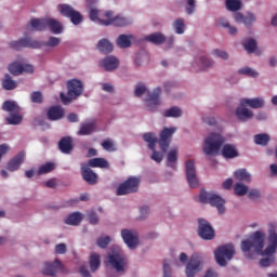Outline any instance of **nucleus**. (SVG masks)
I'll use <instances>...</instances> for the list:
<instances>
[{
    "label": "nucleus",
    "mask_w": 277,
    "mask_h": 277,
    "mask_svg": "<svg viewBox=\"0 0 277 277\" xmlns=\"http://www.w3.org/2000/svg\"><path fill=\"white\" fill-rule=\"evenodd\" d=\"M96 131V120H91L80 124L78 135H92Z\"/></svg>",
    "instance_id": "22"
},
{
    "label": "nucleus",
    "mask_w": 277,
    "mask_h": 277,
    "mask_svg": "<svg viewBox=\"0 0 277 277\" xmlns=\"http://www.w3.org/2000/svg\"><path fill=\"white\" fill-rule=\"evenodd\" d=\"M253 116H254V114H252V111L250 109L246 108L242 105H240L236 109V118H238V120H240V122H247V120H250V118H252Z\"/></svg>",
    "instance_id": "25"
},
{
    "label": "nucleus",
    "mask_w": 277,
    "mask_h": 277,
    "mask_svg": "<svg viewBox=\"0 0 277 277\" xmlns=\"http://www.w3.org/2000/svg\"><path fill=\"white\" fill-rule=\"evenodd\" d=\"M68 96L61 93V98L64 105H68L71 100L79 98L83 94V82L81 80L72 79L67 82Z\"/></svg>",
    "instance_id": "5"
},
{
    "label": "nucleus",
    "mask_w": 277,
    "mask_h": 277,
    "mask_svg": "<svg viewBox=\"0 0 277 277\" xmlns=\"http://www.w3.org/2000/svg\"><path fill=\"white\" fill-rule=\"evenodd\" d=\"M176 132V129L174 128H164L161 133H160V138H159V146L160 150L162 153H168V148H170V144L172 142V135Z\"/></svg>",
    "instance_id": "15"
},
{
    "label": "nucleus",
    "mask_w": 277,
    "mask_h": 277,
    "mask_svg": "<svg viewBox=\"0 0 277 277\" xmlns=\"http://www.w3.org/2000/svg\"><path fill=\"white\" fill-rule=\"evenodd\" d=\"M234 192L236 196H246L248 194V186L238 182L234 185Z\"/></svg>",
    "instance_id": "49"
},
{
    "label": "nucleus",
    "mask_w": 277,
    "mask_h": 277,
    "mask_svg": "<svg viewBox=\"0 0 277 277\" xmlns=\"http://www.w3.org/2000/svg\"><path fill=\"white\" fill-rule=\"evenodd\" d=\"M2 88L3 90H16L18 88V83L16 80L12 79V76L10 74H5L4 78L2 79Z\"/></svg>",
    "instance_id": "33"
},
{
    "label": "nucleus",
    "mask_w": 277,
    "mask_h": 277,
    "mask_svg": "<svg viewBox=\"0 0 277 277\" xmlns=\"http://www.w3.org/2000/svg\"><path fill=\"white\" fill-rule=\"evenodd\" d=\"M225 5L229 12H237L241 10V1L239 0H226Z\"/></svg>",
    "instance_id": "45"
},
{
    "label": "nucleus",
    "mask_w": 277,
    "mask_h": 277,
    "mask_svg": "<svg viewBox=\"0 0 277 277\" xmlns=\"http://www.w3.org/2000/svg\"><path fill=\"white\" fill-rule=\"evenodd\" d=\"M181 116H183V110L176 106H173L164 111V118H181Z\"/></svg>",
    "instance_id": "43"
},
{
    "label": "nucleus",
    "mask_w": 277,
    "mask_h": 277,
    "mask_svg": "<svg viewBox=\"0 0 277 277\" xmlns=\"http://www.w3.org/2000/svg\"><path fill=\"white\" fill-rule=\"evenodd\" d=\"M234 19L236 23H242L248 27L251 23H254L256 21V17L252 13H248L247 15H243L241 13H235L234 14Z\"/></svg>",
    "instance_id": "27"
},
{
    "label": "nucleus",
    "mask_w": 277,
    "mask_h": 277,
    "mask_svg": "<svg viewBox=\"0 0 277 277\" xmlns=\"http://www.w3.org/2000/svg\"><path fill=\"white\" fill-rule=\"evenodd\" d=\"M68 248L66 247V243H58L55 246V252L56 254H66Z\"/></svg>",
    "instance_id": "61"
},
{
    "label": "nucleus",
    "mask_w": 277,
    "mask_h": 277,
    "mask_svg": "<svg viewBox=\"0 0 277 277\" xmlns=\"http://www.w3.org/2000/svg\"><path fill=\"white\" fill-rule=\"evenodd\" d=\"M186 181L190 189H196L199 187L200 182L198 181V175L196 174V164L194 160H187L186 163Z\"/></svg>",
    "instance_id": "12"
},
{
    "label": "nucleus",
    "mask_w": 277,
    "mask_h": 277,
    "mask_svg": "<svg viewBox=\"0 0 277 277\" xmlns=\"http://www.w3.org/2000/svg\"><path fill=\"white\" fill-rule=\"evenodd\" d=\"M88 220L90 224H96L98 222V215H96V213L94 212H90L88 215Z\"/></svg>",
    "instance_id": "64"
},
{
    "label": "nucleus",
    "mask_w": 277,
    "mask_h": 277,
    "mask_svg": "<svg viewBox=\"0 0 277 277\" xmlns=\"http://www.w3.org/2000/svg\"><path fill=\"white\" fill-rule=\"evenodd\" d=\"M81 176L89 185H96L98 183V175L90 169L88 163H81Z\"/></svg>",
    "instance_id": "17"
},
{
    "label": "nucleus",
    "mask_w": 277,
    "mask_h": 277,
    "mask_svg": "<svg viewBox=\"0 0 277 277\" xmlns=\"http://www.w3.org/2000/svg\"><path fill=\"white\" fill-rule=\"evenodd\" d=\"M268 246L265 248V234L262 232H255L250 240L241 241V250L249 254H261V256H273L276 254L277 250V234L276 232H271L268 235Z\"/></svg>",
    "instance_id": "1"
},
{
    "label": "nucleus",
    "mask_w": 277,
    "mask_h": 277,
    "mask_svg": "<svg viewBox=\"0 0 277 277\" xmlns=\"http://www.w3.org/2000/svg\"><path fill=\"white\" fill-rule=\"evenodd\" d=\"M64 117V108L62 106H52L48 110L49 120H62Z\"/></svg>",
    "instance_id": "28"
},
{
    "label": "nucleus",
    "mask_w": 277,
    "mask_h": 277,
    "mask_svg": "<svg viewBox=\"0 0 277 277\" xmlns=\"http://www.w3.org/2000/svg\"><path fill=\"white\" fill-rule=\"evenodd\" d=\"M2 110L8 111L9 114H21V108L17 106L16 102L5 101L2 104Z\"/></svg>",
    "instance_id": "36"
},
{
    "label": "nucleus",
    "mask_w": 277,
    "mask_h": 277,
    "mask_svg": "<svg viewBox=\"0 0 277 277\" xmlns=\"http://www.w3.org/2000/svg\"><path fill=\"white\" fill-rule=\"evenodd\" d=\"M198 224V235L201 239H205L206 241L215 239V229H213V226H211L209 221L199 219Z\"/></svg>",
    "instance_id": "11"
},
{
    "label": "nucleus",
    "mask_w": 277,
    "mask_h": 277,
    "mask_svg": "<svg viewBox=\"0 0 277 277\" xmlns=\"http://www.w3.org/2000/svg\"><path fill=\"white\" fill-rule=\"evenodd\" d=\"M9 72L14 75V77H18V75H23V64L19 63H12L9 65Z\"/></svg>",
    "instance_id": "46"
},
{
    "label": "nucleus",
    "mask_w": 277,
    "mask_h": 277,
    "mask_svg": "<svg viewBox=\"0 0 277 277\" xmlns=\"http://www.w3.org/2000/svg\"><path fill=\"white\" fill-rule=\"evenodd\" d=\"M215 261L221 267L226 266V260L230 261L235 256V247L233 245H225L219 247L214 252Z\"/></svg>",
    "instance_id": "9"
},
{
    "label": "nucleus",
    "mask_w": 277,
    "mask_h": 277,
    "mask_svg": "<svg viewBox=\"0 0 277 277\" xmlns=\"http://www.w3.org/2000/svg\"><path fill=\"white\" fill-rule=\"evenodd\" d=\"M242 45L245 51H247L248 53H254V51H256L258 49L256 40L252 38L247 39L245 42H242Z\"/></svg>",
    "instance_id": "44"
},
{
    "label": "nucleus",
    "mask_w": 277,
    "mask_h": 277,
    "mask_svg": "<svg viewBox=\"0 0 277 277\" xmlns=\"http://www.w3.org/2000/svg\"><path fill=\"white\" fill-rule=\"evenodd\" d=\"M6 122H9V124H21L23 117L21 113H11L10 117H6Z\"/></svg>",
    "instance_id": "48"
},
{
    "label": "nucleus",
    "mask_w": 277,
    "mask_h": 277,
    "mask_svg": "<svg viewBox=\"0 0 277 277\" xmlns=\"http://www.w3.org/2000/svg\"><path fill=\"white\" fill-rule=\"evenodd\" d=\"M104 265H106L108 269H115L118 274H122L127 272V256L120 251L109 252L104 261Z\"/></svg>",
    "instance_id": "2"
},
{
    "label": "nucleus",
    "mask_w": 277,
    "mask_h": 277,
    "mask_svg": "<svg viewBox=\"0 0 277 277\" xmlns=\"http://www.w3.org/2000/svg\"><path fill=\"white\" fill-rule=\"evenodd\" d=\"M173 27L175 29V34H185V19L179 18L174 22Z\"/></svg>",
    "instance_id": "51"
},
{
    "label": "nucleus",
    "mask_w": 277,
    "mask_h": 277,
    "mask_svg": "<svg viewBox=\"0 0 277 277\" xmlns=\"http://www.w3.org/2000/svg\"><path fill=\"white\" fill-rule=\"evenodd\" d=\"M109 243H111V238L109 236H101L96 240V245L98 246V248H102L103 250H105V248H107Z\"/></svg>",
    "instance_id": "53"
},
{
    "label": "nucleus",
    "mask_w": 277,
    "mask_h": 277,
    "mask_svg": "<svg viewBox=\"0 0 277 277\" xmlns=\"http://www.w3.org/2000/svg\"><path fill=\"white\" fill-rule=\"evenodd\" d=\"M177 159H179V149H171L167 156L168 166H170V168H172L173 170H176Z\"/></svg>",
    "instance_id": "39"
},
{
    "label": "nucleus",
    "mask_w": 277,
    "mask_h": 277,
    "mask_svg": "<svg viewBox=\"0 0 277 277\" xmlns=\"http://www.w3.org/2000/svg\"><path fill=\"white\" fill-rule=\"evenodd\" d=\"M29 25L34 31H47V18H32Z\"/></svg>",
    "instance_id": "30"
},
{
    "label": "nucleus",
    "mask_w": 277,
    "mask_h": 277,
    "mask_svg": "<svg viewBox=\"0 0 277 277\" xmlns=\"http://www.w3.org/2000/svg\"><path fill=\"white\" fill-rule=\"evenodd\" d=\"M102 147L104 148V150H107L108 153H114V150H116V145L114 144V141L111 138H106L102 143Z\"/></svg>",
    "instance_id": "54"
},
{
    "label": "nucleus",
    "mask_w": 277,
    "mask_h": 277,
    "mask_svg": "<svg viewBox=\"0 0 277 277\" xmlns=\"http://www.w3.org/2000/svg\"><path fill=\"white\" fill-rule=\"evenodd\" d=\"M213 54L216 55L217 57H221V60H226L228 57V53L225 51H221V50H214Z\"/></svg>",
    "instance_id": "63"
},
{
    "label": "nucleus",
    "mask_w": 277,
    "mask_h": 277,
    "mask_svg": "<svg viewBox=\"0 0 277 277\" xmlns=\"http://www.w3.org/2000/svg\"><path fill=\"white\" fill-rule=\"evenodd\" d=\"M89 265L91 272H96L101 267V254L98 253H91L89 259Z\"/></svg>",
    "instance_id": "37"
},
{
    "label": "nucleus",
    "mask_w": 277,
    "mask_h": 277,
    "mask_svg": "<svg viewBox=\"0 0 277 277\" xmlns=\"http://www.w3.org/2000/svg\"><path fill=\"white\" fill-rule=\"evenodd\" d=\"M10 48L14 51H21V49H40V41L31 38H22L17 41L10 42Z\"/></svg>",
    "instance_id": "14"
},
{
    "label": "nucleus",
    "mask_w": 277,
    "mask_h": 277,
    "mask_svg": "<svg viewBox=\"0 0 277 277\" xmlns=\"http://www.w3.org/2000/svg\"><path fill=\"white\" fill-rule=\"evenodd\" d=\"M161 96V88L155 89L153 93H149L147 95V105L149 109H153V107L159 106V97Z\"/></svg>",
    "instance_id": "26"
},
{
    "label": "nucleus",
    "mask_w": 277,
    "mask_h": 277,
    "mask_svg": "<svg viewBox=\"0 0 277 277\" xmlns=\"http://www.w3.org/2000/svg\"><path fill=\"white\" fill-rule=\"evenodd\" d=\"M30 101H31V103L41 105V103H44V95H42V92H40V91H35L30 94Z\"/></svg>",
    "instance_id": "50"
},
{
    "label": "nucleus",
    "mask_w": 277,
    "mask_h": 277,
    "mask_svg": "<svg viewBox=\"0 0 277 277\" xmlns=\"http://www.w3.org/2000/svg\"><path fill=\"white\" fill-rule=\"evenodd\" d=\"M222 144H224V136L221 134L212 133L210 134L203 143V153L209 157H215L217 153H220V148H222Z\"/></svg>",
    "instance_id": "4"
},
{
    "label": "nucleus",
    "mask_w": 277,
    "mask_h": 277,
    "mask_svg": "<svg viewBox=\"0 0 277 277\" xmlns=\"http://www.w3.org/2000/svg\"><path fill=\"white\" fill-rule=\"evenodd\" d=\"M198 62L199 70H207V68H211L213 66V61L209 60L207 56H200Z\"/></svg>",
    "instance_id": "47"
},
{
    "label": "nucleus",
    "mask_w": 277,
    "mask_h": 277,
    "mask_svg": "<svg viewBox=\"0 0 277 277\" xmlns=\"http://www.w3.org/2000/svg\"><path fill=\"white\" fill-rule=\"evenodd\" d=\"M57 10L65 18H70L72 25H81L83 23V15L70 4H58Z\"/></svg>",
    "instance_id": "7"
},
{
    "label": "nucleus",
    "mask_w": 277,
    "mask_h": 277,
    "mask_svg": "<svg viewBox=\"0 0 277 277\" xmlns=\"http://www.w3.org/2000/svg\"><path fill=\"white\" fill-rule=\"evenodd\" d=\"M186 13L194 14L196 10V0H187Z\"/></svg>",
    "instance_id": "60"
},
{
    "label": "nucleus",
    "mask_w": 277,
    "mask_h": 277,
    "mask_svg": "<svg viewBox=\"0 0 277 277\" xmlns=\"http://www.w3.org/2000/svg\"><path fill=\"white\" fill-rule=\"evenodd\" d=\"M100 66L107 72H111V70H116L120 66V61L116 56H106L100 62Z\"/></svg>",
    "instance_id": "19"
},
{
    "label": "nucleus",
    "mask_w": 277,
    "mask_h": 277,
    "mask_svg": "<svg viewBox=\"0 0 277 277\" xmlns=\"http://www.w3.org/2000/svg\"><path fill=\"white\" fill-rule=\"evenodd\" d=\"M82 220L83 216H81V213L74 212L65 219V224H67L68 226H79Z\"/></svg>",
    "instance_id": "32"
},
{
    "label": "nucleus",
    "mask_w": 277,
    "mask_h": 277,
    "mask_svg": "<svg viewBox=\"0 0 277 277\" xmlns=\"http://www.w3.org/2000/svg\"><path fill=\"white\" fill-rule=\"evenodd\" d=\"M234 176L237 181H242L243 183L252 182V175H250L246 169H239L235 171Z\"/></svg>",
    "instance_id": "35"
},
{
    "label": "nucleus",
    "mask_w": 277,
    "mask_h": 277,
    "mask_svg": "<svg viewBox=\"0 0 277 277\" xmlns=\"http://www.w3.org/2000/svg\"><path fill=\"white\" fill-rule=\"evenodd\" d=\"M143 94H146V85H144V83L136 84L135 90H134V95L140 97Z\"/></svg>",
    "instance_id": "57"
},
{
    "label": "nucleus",
    "mask_w": 277,
    "mask_h": 277,
    "mask_svg": "<svg viewBox=\"0 0 277 277\" xmlns=\"http://www.w3.org/2000/svg\"><path fill=\"white\" fill-rule=\"evenodd\" d=\"M276 260L274 259V256L271 258H264L262 260H260V266L261 267H269V265H272V263H274Z\"/></svg>",
    "instance_id": "59"
},
{
    "label": "nucleus",
    "mask_w": 277,
    "mask_h": 277,
    "mask_svg": "<svg viewBox=\"0 0 277 277\" xmlns=\"http://www.w3.org/2000/svg\"><path fill=\"white\" fill-rule=\"evenodd\" d=\"M131 38H133V36L120 35L117 38V45L120 49H129V47H131Z\"/></svg>",
    "instance_id": "40"
},
{
    "label": "nucleus",
    "mask_w": 277,
    "mask_h": 277,
    "mask_svg": "<svg viewBox=\"0 0 277 277\" xmlns=\"http://www.w3.org/2000/svg\"><path fill=\"white\" fill-rule=\"evenodd\" d=\"M143 138L145 142H147L148 148L153 150V155L150 157L153 161H156V163H161L163 161V154L155 149V146H157L158 142L157 135L153 132H147L143 134Z\"/></svg>",
    "instance_id": "10"
},
{
    "label": "nucleus",
    "mask_w": 277,
    "mask_h": 277,
    "mask_svg": "<svg viewBox=\"0 0 277 277\" xmlns=\"http://www.w3.org/2000/svg\"><path fill=\"white\" fill-rule=\"evenodd\" d=\"M145 40H147V42H151V44H163L167 40L166 35L161 34V32H154L150 34L149 36L145 37Z\"/></svg>",
    "instance_id": "31"
},
{
    "label": "nucleus",
    "mask_w": 277,
    "mask_h": 277,
    "mask_svg": "<svg viewBox=\"0 0 277 277\" xmlns=\"http://www.w3.org/2000/svg\"><path fill=\"white\" fill-rule=\"evenodd\" d=\"M58 272L64 273V264H62V261L57 259L54 262H47L42 269L43 276L55 277Z\"/></svg>",
    "instance_id": "16"
},
{
    "label": "nucleus",
    "mask_w": 277,
    "mask_h": 277,
    "mask_svg": "<svg viewBox=\"0 0 277 277\" xmlns=\"http://www.w3.org/2000/svg\"><path fill=\"white\" fill-rule=\"evenodd\" d=\"M202 269V259L198 253H195L190 256L189 262L186 265V276L196 277V274L200 273Z\"/></svg>",
    "instance_id": "13"
},
{
    "label": "nucleus",
    "mask_w": 277,
    "mask_h": 277,
    "mask_svg": "<svg viewBox=\"0 0 277 277\" xmlns=\"http://www.w3.org/2000/svg\"><path fill=\"white\" fill-rule=\"evenodd\" d=\"M53 170H55V163L47 162L39 167L37 174L38 176H42V174H49L50 172H53Z\"/></svg>",
    "instance_id": "42"
},
{
    "label": "nucleus",
    "mask_w": 277,
    "mask_h": 277,
    "mask_svg": "<svg viewBox=\"0 0 277 277\" xmlns=\"http://www.w3.org/2000/svg\"><path fill=\"white\" fill-rule=\"evenodd\" d=\"M121 237H122L124 243H127V246L131 250H134V248H137V235L131 233V230H129V229H122Z\"/></svg>",
    "instance_id": "20"
},
{
    "label": "nucleus",
    "mask_w": 277,
    "mask_h": 277,
    "mask_svg": "<svg viewBox=\"0 0 277 277\" xmlns=\"http://www.w3.org/2000/svg\"><path fill=\"white\" fill-rule=\"evenodd\" d=\"M199 200L202 205H211V207H215L221 215L226 213V207H224V205H226V200L217 194L201 190Z\"/></svg>",
    "instance_id": "3"
},
{
    "label": "nucleus",
    "mask_w": 277,
    "mask_h": 277,
    "mask_svg": "<svg viewBox=\"0 0 277 277\" xmlns=\"http://www.w3.org/2000/svg\"><path fill=\"white\" fill-rule=\"evenodd\" d=\"M240 105L242 107H251L252 109H261L265 105V101L261 97L255 98H242L240 100Z\"/></svg>",
    "instance_id": "21"
},
{
    "label": "nucleus",
    "mask_w": 277,
    "mask_h": 277,
    "mask_svg": "<svg viewBox=\"0 0 277 277\" xmlns=\"http://www.w3.org/2000/svg\"><path fill=\"white\" fill-rule=\"evenodd\" d=\"M45 29L52 34H62V24L55 18H45Z\"/></svg>",
    "instance_id": "29"
},
{
    "label": "nucleus",
    "mask_w": 277,
    "mask_h": 277,
    "mask_svg": "<svg viewBox=\"0 0 277 277\" xmlns=\"http://www.w3.org/2000/svg\"><path fill=\"white\" fill-rule=\"evenodd\" d=\"M23 163H25V151H19L8 162L6 170H9V172H16V170H18Z\"/></svg>",
    "instance_id": "18"
},
{
    "label": "nucleus",
    "mask_w": 277,
    "mask_h": 277,
    "mask_svg": "<svg viewBox=\"0 0 277 277\" xmlns=\"http://www.w3.org/2000/svg\"><path fill=\"white\" fill-rule=\"evenodd\" d=\"M97 49L101 53H111V51H114V44L107 39H102L97 43Z\"/></svg>",
    "instance_id": "38"
},
{
    "label": "nucleus",
    "mask_w": 277,
    "mask_h": 277,
    "mask_svg": "<svg viewBox=\"0 0 277 277\" xmlns=\"http://www.w3.org/2000/svg\"><path fill=\"white\" fill-rule=\"evenodd\" d=\"M269 134L261 133L254 135V143L258 146H267V144H269Z\"/></svg>",
    "instance_id": "41"
},
{
    "label": "nucleus",
    "mask_w": 277,
    "mask_h": 277,
    "mask_svg": "<svg viewBox=\"0 0 277 277\" xmlns=\"http://www.w3.org/2000/svg\"><path fill=\"white\" fill-rule=\"evenodd\" d=\"M89 168H109V162L105 158H92L88 161Z\"/></svg>",
    "instance_id": "34"
},
{
    "label": "nucleus",
    "mask_w": 277,
    "mask_h": 277,
    "mask_svg": "<svg viewBox=\"0 0 277 277\" xmlns=\"http://www.w3.org/2000/svg\"><path fill=\"white\" fill-rule=\"evenodd\" d=\"M89 18H91L92 21H97V23H100V25H101V21H105V19H103V15H101L98 13V10H96V9L90 10Z\"/></svg>",
    "instance_id": "56"
},
{
    "label": "nucleus",
    "mask_w": 277,
    "mask_h": 277,
    "mask_svg": "<svg viewBox=\"0 0 277 277\" xmlns=\"http://www.w3.org/2000/svg\"><path fill=\"white\" fill-rule=\"evenodd\" d=\"M60 42H61L60 38L50 37L48 41L39 42V44H40V49H42V47H58Z\"/></svg>",
    "instance_id": "52"
},
{
    "label": "nucleus",
    "mask_w": 277,
    "mask_h": 277,
    "mask_svg": "<svg viewBox=\"0 0 277 277\" xmlns=\"http://www.w3.org/2000/svg\"><path fill=\"white\" fill-rule=\"evenodd\" d=\"M104 17L106 19H100V22L101 25H104L105 27H109V25H114L115 27H127L128 25H131V19L122 15H117L114 17L113 11H106Z\"/></svg>",
    "instance_id": "8"
},
{
    "label": "nucleus",
    "mask_w": 277,
    "mask_h": 277,
    "mask_svg": "<svg viewBox=\"0 0 277 277\" xmlns=\"http://www.w3.org/2000/svg\"><path fill=\"white\" fill-rule=\"evenodd\" d=\"M239 75H246L247 77H253L256 78L259 77V72H256L254 69L250 67H243L238 70Z\"/></svg>",
    "instance_id": "55"
},
{
    "label": "nucleus",
    "mask_w": 277,
    "mask_h": 277,
    "mask_svg": "<svg viewBox=\"0 0 277 277\" xmlns=\"http://www.w3.org/2000/svg\"><path fill=\"white\" fill-rule=\"evenodd\" d=\"M163 277H172V269L170 268V263L164 260L163 262Z\"/></svg>",
    "instance_id": "62"
},
{
    "label": "nucleus",
    "mask_w": 277,
    "mask_h": 277,
    "mask_svg": "<svg viewBox=\"0 0 277 277\" xmlns=\"http://www.w3.org/2000/svg\"><path fill=\"white\" fill-rule=\"evenodd\" d=\"M222 156L224 159H235V157H239L237 146L234 144H225L222 148Z\"/></svg>",
    "instance_id": "23"
},
{
    "label": "nucleus",
    "mask_w": 277,
    "mask_h": 277,
    "mask_svg": "<svg viewBox=\"0 0 277 277\" xmlns=\"http://www.w3.org/2000/svg\"><path fill=\"white\" fill-rule=\"evenodd\" d=\"M58 148L64 155H70V153H72V148H75L72 145V138L69 136L61 138L58 142Z\"/></svg>",
    "instance_id": "24"
},
{
    "label": "nucleus",
    "mask_w": 277,
    "mask_h": 277,
    "mask_svg": "<svg viewBox=\"0 0 277 277\" xmlns=\"http://www.w3.org/2000/svg\"><path fill=\"white\" fill-rule=\"evenodd\" d=\"M248 198L250 200H260L261 192L259 189H251V190H249Z\"/></svg>",
    "instance_id": "58"
},
{
    "label": "nucleus",
    "mask_w": 277,
    "mask_h": 277,
    "mask_svg": "<svg viewBox=\"0 0 277 277\" xmlns=\"http://www.w3.org/2000/svg\"><path fill=\"white\" fill-rule=\"evenodd\" d=\"M140 189V177L130 176L122 182L116 190L117 196H128L129 194H136Z\"/></svg>",
    "instance_id": "6"
}]
</instances>
